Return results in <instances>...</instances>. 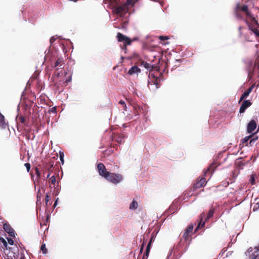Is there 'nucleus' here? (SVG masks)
Returning a JSON list of instances; mask_svg holds the SVG:
<instances>
[{
	"label": "nucleus",
	"mask_w": 259,
	"mask_h": 259,
	"mask_svg": "<svg viewBox=\"0 0 259 259\" xmlns=\"http://www.w3.org/2000/svg\"><path fill=\"white\" fill-rule=\"evenodd\" d=\"M253 88L254 86L252 85L243 93V94L241 96V97L239 101V103L242 102L244 99L246 98L249 95L250 93L252 92Z\"/></svg>",
	"instance_id": "nucleus-13"
},
{
	"label": "nucleus",
	"mask_w": 259,
	"mask_h": 259,
	"mask_svg": "<svg viewBox=\"0 0 259 259\" xmlns=\"http://www.w3.org/2000/svg\"><path fill=\"white\" fill-rule=\"evenodd\" d=\"M256 127V123L254 120H251L247 124V132L252 133Z\"/></svg>",
	"instance_id": "nucleus-12"
},
{
	"label": "nucleus",
	"mask_w": 259,
	"mask_h": 259,
	"mask_svg": "<svg viewBox=\"0 0 259 259\" xmlns=\"http://www.w3.org/2000/svg\"><path fill=\"white\" fill-rule=\"evenodd\" d=\"M50 200V196L49 194H47L46 197H45V203H46V205H48V202H49Z\"/></svg>",
	"instance_id": "nucleus-34"
},
{
	"label": "nucleus",
	"mask_w": 259,
	"mask_h": 259,
	"mask_svg": "<svg viewBox=\"0 0 259 259\" xmlns=\"http://www.w3.org/2000/svg\"><path fill=\"white\" fill-rule=\"evenodd\" d=\"M48 112L50 113H56V107H52V108L50 109L48 111Z\"/></svg>",
	"instance_id": "nucleus-35"
},
{
	"label": "nucleus",
	"mask_w": 259,
	"mask_h": 259,
	"mask_svg": "<svg viewBox=\"0 0 259 259\" xmlns=\"http://www.w3.org/2000/svg\"><path fill=\"white\" fill-rule=\"evenodd\" d=\"M256 208H259V202H257L256 203Z\"/></svg>",
	"instance_id": "nucleus-55"
},
{
	"label": "nucleus",
	"mask_w": 259,
	"mask_h": 259,
	"mask_svg": "<svg viewBox=\"0 0 259 259\" xmlns=\"http://www.w3.org/2000/svg\"><path fill=\"white\" fill-rule=\"evenodd\" d=\"M71 80V77H70L69 78H68V79L66 80V82L67 83L68 82L70 81Z\"/></svg>",
	"instance_id": "nucleus-53"
},
{
	"label": "nucleus",
	"mask_w": 259,
	"mask_h": 259,
	"mask_svg": "<svg viewBox=\"0 0 259 259\" xmlns=\"http://www.w3.org/2000/svg\"><path fill=\"white\" fill-rule=\"evenodd\" d=\"M58 199V198L57 199V200L55 201V203L54 204V207H55L57 205Z\"/></svg>",
	"instance_id": "nucleus-52"
},
{
	"label": "nucleus",
	"mask_w": 259,
	"mask_h": 259,
	"mask_svg": "<svg viewBox=\"0 0 259 259\" xmlns=\"http://www.w3.org/2000/svg\"><path fill=\"white\" fill-rule=\"evenodd\" d=\"M127 24V22L126 21H124L123 23L121 24V27H117L118 28H122L123 29H125L126 28V25Z\"/></svg>",
	"instance_id": "nucleus-30"
},
{
	"label": "nucleus",
	"mask_w": 259,
	"mask_h": 259,
	"mask_svg": "<svg viewBox=\"0 0 259 259\" xmlns=\"http://www.w3.org/2000/svg\"><path fill=\"white\" fill-rule=\"evenodd\" d=\"M50 176V173L48 174L47 175H46V178L48 179L49 178Z\"/></svg>",
	"instance_id": "nucleus-57"
},
{
	"label": "nucleus",
	"mask_w": 259,
	"mask_h": 259,
	"mask_svg": "<svg viewBox=\"0 0 259 259\" xmlns=\"http://www.w3.org/2000/svg\"><path fill=\"white\" fill-rule=\"evenodd\" d=\"M58 69H59V68H57V70H58ZM59 75H60V73H59V72H58L57 71V70H56V71L54 72V73L53 74V76H52V77H53L54 79H55L56 78H57L58 77H59Z\"/></svg>",
	"instance_id": "nucleus-29"
},
{
	"label": "nucleus",
	"mask_w": 259,
	"mask_h": 259,
	"mask_svg": "<svg viewBox=\"0 0 259 259\" xmlns=\"http://www.w3.org/2000/svg\"><path fill=\"white\" fill-rule=\"evenodd\" d=\"M24 165L27 169V172H29L30 169V168H31L30 164L29 163H25Z\"/></svg>",
	"instance_id": "nucleus-37"
},
{
	"label": "nucleus",
	"mask_w": 259,
	"mask_h": 259,
	"mask_svg": "<svg viewBox=\"0 0 259 259\" xmlns=\"http://www.w3.org/2000/svg\"><path fill=\"white\" fill-rule=\"evenodd\" d=\"M115 167H116V168H119V167H118V166H117V165H115Z\"/></svg>",
	"instance_id": "nucleus-62"
},
{
	"label": "nucleus",
	"mask_w": 259,
	"mask_h": 259,
	"mask_svg": "<svg viewBox=\"0 0 259 259\" xmlns=\"http://www.w3.org/2000/svg\"><path fill=\"white\" fill-rule=\"evenodd\" d=\"M249 29L252 31V29H253L254 28H252L250 25H248Z\"/></svg>",
	"instance_id": "nucleus-54"
},
{
	"label": "nucleus",
	"mask_w": 259,
	"mask_h": 259,
	"mask_svg": "<svg viewBox=\"0 0 259 259\" xmlns=\"http://www.w3.org/2000/svg\"><path fill=\"white\" fill-rule=\"evenodd\" d=\"M4 252L5 259H25L24 251L21 248L19 249L17 245L7 248Z\"/></svg>",
	"instance_id": "nucleus-2"
},
{
	"label": "nucleus",
	"mask_w": 259,
	"mask_h": 259,
	"mask_svg": "<svg viewBox=\"0 0 259 259\" xmlns=\"http://www.w3.org/2000/svg\"><path fill=\"white\" fill-rule=\"evenodd\" d=\"M141 72V69L136 66L132 67L128 71V74L130 75H133L136 73Z\"/></svg>",
	"instance_id": "nucleus-14"
},
{
	"label": "nucleus",
	"mask_w": 259,
	"mask_h": 259,
	"mask_svg": "<svg viewBox=\"0 0 259 259\" xmlns=\"http://www.w3.org/2000/svg\"><path fill=\"white\" fill-rule=\"evenodd\" d=\"M252 105V103L249 100H244L242 102L240 109L239 112L240 113H243L245 112L246 109L250 107Z\"/></svg>",
	"instance_id": "nucleus-11"
},
{
	"label": "nucleus",
	"mask_w": 259,
	"mask_h": 259,
	"mask_svg": "<svg viewBox=\"0 0 259 259\" xmlns=\"http://www.w3.org/2000/svg\"><path fill=\"white\" fill-rule=\"evenodd\" d=\"M19 119L21 123L25 124V118L23 116H19Z\"/></svg>",
	"instance_id": "nucleus-32"
},
{
	"label": "nucleus",
	"mask_w": 259,
	"mask_h": 259,
	"mask_svg": "<svg viewBox=\"0 0 259 259\" xmlns=\"http://www.w3.org/2000/svg\"><path fill=\"white\" fill-rule=\"evenodd\" d=\"M255 175H251L250 176L249 182L252 185H253L255 183Z\"/></svg>",
	"instance_id": "nucleus-28"
},
{
	"label": "nucleus",
	"mask_w": 259,
	"mask_h": 259,
	"mask_svg": "<svg viewBox=\"0 0 259 259\" xmlns=\"http://www.w3.org/2000/svg\"><path fill=\"white\" fill-rule=\"evenodd\" d=\"M64 65V62L62 58H58L54 64H52L51 66L53 68H56L59 67L61 68Z\"/></svg>",
	"instance_id": "nucleus-15"
},
{
	"label": "nucleus",
	"mask_w": 259,
	"mask_h": 259,
	"mask_svg": "<svg viewBox=\"0 0 259 259\" xmlns=\"http://www.w3.org/2000/svg\"><path fill=\"white\" fill-rule=\"evenodd\" d=\"M7 240H8V242L9 243V244L10 245H14V241H13V239L7 238Z\"/></svg>",
	"instance_id": "nucleus-39"
},
{
	"label": "nucleus",
	"mask_w": 259,
	"mask_h": 259,
	"mask_svg": "<svg viewBox=\"0 0 259 259\" xmlns=\"http://www.w3.org/2000/svg\"><path fill=\"white\" fill-rule=\"evenodd\" d=\"M153 236H151V238H150V240H149V241L148 242V243H150V245H151V243H152V242L153 241Z\"/></svg>",
	"instance_id": "nucleus-50"
},
{
	"label": "nucleus",
	"mask_w": 259,
	"mask_h": 259,
	"mask_svg": "<svg viewBox=\"0 0 259 259\" xmlns=\"http://www.w3.org/2000/svg\"><path fill=\"white\" fill-rule=\"evenodd\" d=\"M49 218H50L49 215L47 214L46 220H44L47 224L49 222V219H50Z\"/></svg>",
	"instance_id": "nucleus-46"
},
{
	"label": "nucleus",
	"mask_w": 259,
	"mask_h": 259,
	"mask_svg": "<svg viewBox=\"0 0 259 259\" xmlns=\"http://www.w3.org/2000/svg\"><path fill=\"white\" fill-rule=\"evenodd\" d=\"M124 136L123 134H120L118 139L116 140L117 142H118V143L120 144H121L122 143H124Z\"/></svg>",
	"instance_id": "nucleus-21"
},
{
	"label": "nucleus",
	"mask_w": 259,
	"mask_h": 259,
	"mask_svg": "<svg viewBox=\"0 0 259 259\" xmlns=\"http://www.w3.org/2000/svg\"><path fill=\"white\" fill-rule=\"evenodd\" d=\"M56 38L54 36H52L51 37L50 39V42L51 44H52L55 40Z\"/></svg>",
	"instance_id": "nucleus-41"
},
{
	"label": "nucleus",
	"mask_w": 259,
	"mask_h": 259,
	"mask_svg": "<svg viewBox=\"0 0 259 259\" xmlns=\"http://www.w3.org/2000/svg\"><path fill=\"white\" fill-rule=\"evenodd\" d=\"M151 245H150V243H148L147 246V247H146V250H148V251H149L150 250V248H151Z\"/></svg>",
	"instance_id": "nucleus-45"
},
{
	"label": "nucleus",
	"mask_w": 259,
	"mask_h": 259,
	"mask_svg": "<svg viewBox=\"0 0 259 259\" xmlns=\"http://www.w3.org/2000/svg\"><path fill=\"white\" fill-rule=\"evenodd\" d=\"M258 256V250L256 251H255L253 253H252L249 256V259H256L257 257Z\"/></svg>",
	"instance_id": "nucleus-22"
},
{
	"label": "nucleus",
	"mask_w": 259,
	"mask_h": 259,
	"mask_svg": "<svg viewBox=\"0 0 259 259\" xmlns=\"http://www.w3.org/2000/svg\"><path fill=\"white\" fill-rule=\"evenodd\" d=\"M254 67L259 70V56H257L255 61Z\"/></svg>",
	"instance_id": "nucleus-26"
},
{
	"label": "nucleus",
	"mask_w": 259,
	"mask_h": 259,
	"mask_svg": "<svg viewBox=\"0 0 259 259\" xmlns=\"http://www.w3.org/2000/svg\"><path fill=\"white\" fill-rule=\"evenodd\" d=\"M153 236H151V238H150V240H149V241L148 242V243H150V245H151V243H152V242L153 241Z\"/></svg>",
	"instance_id": "nucleus-49"
},
{
	"label": "nucleus",
	"mask_w": 259,
	"mask_h": 259,
	"mask_svg": "<svg viewBox=\"0 0 259 259\" xmlns=\"http://www.w3.org/2000/svg\"><path fill=\"white\" fill-rule=\"evenodd\" d=\"M205 185V179L202 178L199 180L197 181L194 184L192 189L193 191H194L200 188Z\"/></svg>",
	"instance_id": "nucleus-9"
},
{
	"label": "nucleus",
	"mask_w": 259,
	"mask_h": 259,
	"mask_svg": "<svg viewBox=\"0 0 259 259\" xmlns=\"http://www.w3.org/2000/svg\"><path fill=\"white\" fill-rule=\"evenodd\" d=\"M180 61V60H177L176 62H179Z\"/></svg>",
	"instance_id": "nucleus-61"
},
{
	"label": "nucleus",
	"mask_w": 259,
	"mask_h": 259,
	"mask_svg": "<svg viewBox=\"0 0 259 259\" xmlns=\"http://www.w3.org/2000/svg\"><path fill=\"white\" fill-rule=\"evenodd\" d=\"M252 32L256 36L259 37V31L257 28H254L252 29Z\"/></svg>",
	"instance_id": "nucleus-31"
},
{
	"label": "nucleus",
	"mask_w": 259,
	"mask_h": 259,
	"mask_svg": "<svg viewBox=\"0 0 259 259\" xmlns=\"http://www.w3.org/2000/svg\"><path fill=\"white\" fill-rule=\"evenodd\" d=\"M148 257H145V256L143 255V257H142V259H147Z\"/></svg>",
	"instance_id": "nucleus-60"
},
{
	"label": "nucleus",
	"mask_w": 259,
	"mask_h": 259,
	"mask_svg": "<svg viewBox=\"0 0 259 259\" xmlns=\"http://www.w3.org/2000/svg\"><path fill=\"white\" fill-rule=\"evenodd\" d=\"M120 0H104V3L106 4H109L113 9V13L118 15L120 17H123L128 12L130 8H132L135 5L136 1L126 0L122 5L118 6Z\"/></svg>",
	"instance_id": "nucleus-1"
},
{
	"label": "nucleus",
	"mask_w": 259,
	"mask_h": 259,
	"mask_svg": "<svg viewBox=\"0 0 259 259\" xmlns=\"http://www.w3.org/2000/svg\"><path fill=\"white\" fill-rule=\"evenodd\" d=\"M97 169L99 175L104 178L107 174H109V171L107 170L105 166L102 163H100L97 165Z\"/></svg>",
	"instance_id": "nucleus-7"
},
{
	"label": "nucleus",
	"mask_w": 259,
	"mask_h": 259,
	"mask_svg": "<svg viewBox=\"0 0 259 259\" xmlns=\"http://www.w3.org/2000/svg\"><path fill=\"white\" fill-rule=\"evenodd\" d=\"M214 212V209L212 207L210 208L209 210L208 213L207 214V215L206 218L205 219V221H203V219L205 218V214L204 212H202L199 217V218L197 220L198 222V225L196 227V228L195 230V232H196L198 229L202 228L204 226L205 223L206 221L208 220L210 218H211Z\"/></svg>",
	"instance_id": "nucleus-3"
},
{
	"label": "nucleus",
	"mask_w": 259,
	"mask_h": 259,
	"mask_svg": "<svg viewBox=\"0 0 259 259\" xmlns=\"http://www.w3.org/2000/svg\"><path fill=\"white\" fill-rule=\"evenodd\" d=\"M50 182L52 184H53L54 185H55L56 183V179L55 176H52L50 178Z\"/></svg>",
	"instance_id": "nucleus-25"
},
{
	"label": "nucleus",
	"mask_w": 259,
	"mask_h": 259,
	"mask_svg": "<svg viewBox=\"0 0 259 259\" xmlns=\"http://www.w3.org/2000/svg\"><path fill=\"white\" fill-rule=\"evenodd\" d=\"M255 136V134H253L250 136H246L242 140V143L243 144H245V146H247L248 145V141L250 140V139L251 138H252V137H254Z\"/></svg>",
	"instance_id": "nucleus-19"
},
{
	"label": "nucleus",
	"mask_w": 259,
	"mask_h": 259,
	"mask_svg": "<svg viewBox=\"0 0 259 259\" xmlns=\"http://www.w3.org/2000/svg\"><path fill=\"white\" fill-rule=\"evenodd\" d=\"M0 127L3 128H6V123L4 116L0 113Z\"/></svg>",
	"instance_id": "nucleus-17"
},
{
	"label": "nucleus",
	"mask_w": 259,
	"mask_h": 259,
	"mask_svg": "<svg viewBox=\"0 0 259 259\" xmlns=\"http://www.w3.org/2000/svg\"><path fill=\"white\" fill-rule=\"evenodd\" d=\"M64 154L63 153H60V160L62 162V163L63 164L64 163Z\"/></svg>",
	"instance_id": "nucleus-38"
},
{
	"label": "nucleus",
	"mask_w": 259,
	"mask_h": 259,
	"mask_svg": "<svg viewBox=\"0 0 259 259\" xmlns=\"http://www.w3.org/2000/svg\"><path fill=\"white\" fill-rule=\"evenodd\" d=\"M242 29V26H240L239 28H238V30H239V36H241L242 35V33L241 32V29Z\"/></svg>",
	"instance_id": "nucleus-44"
},
{
	"label": "nucleus",
	"mask_w": 259,
	"mask_h": 259,
	"mask_svg": "<svg viewBox=\"0 0 259 259\" xmlns=\"http://www.w3.org/2000/svg\"><path fill=\"white\" fill-rule=\"evenodd\" d=\"M35 175H36L37 178H40V174L39 171V169L37 167H35Z\"/></svg>",
	"instance_id": "nucleus-36"
},
{
	"label": "nucleus",
	"mask_w": 259,
	"mask_h": 259,
	"mask_svg": "<svg viewBox=\"0 0 259 259\" xmlns=\"http://www.w3.org/2000/svg\"><path fill=\"white\" fill-rule=\"evenodd\" d=\"M146 242V241L144 240L142 244H144V246Z\"/></svg>",
	"instance_id": "nucleus-59"
},
{
	"label": "nucleus",
	"mask_w": 259,
	"mask_h": 259,
	"mask_svg": "<svg viewBox=\"0 0 259 259\" xmlns=\"http://www.w3.org/2000/svg\"><path fill=\"white\" fill-rule=\"evenodd\" d=\"M40 249L42 251V253L44 254H46L48 252V250H47V249L46 247V245L45 244H42L41 246V248H40Z\"/></svg>",
	"instance_id": "nucleus-24"
},
{
	"label": "nucleus",
	"mask_w": 259,
	"mask_h": 259,
	"mask_svg": "<svg viewBox=\"0 0 259 259\" xmlns=\"http://www.w3.org/2000/svg\"><path fill=\"white\" fill-rule=\"evenodd\" d=\"M141 65H143L146 69L149 70L150 71L152 70L154 68L153 65L148 63L146 62H145L144 61H141Z\"/></svg>",
	"instance_id": "nucleus-16"
},
{
	"label": "nucleus",
	"mask_w": 259,
	"mask_h": 259,
	"mask_svg": "<svg viewBox=\"0 0 259 259\" xmlns=\"http://www.w3.org/2000/svg\"><path fill=\"white\" fill-rule=\"evenodd\" d=\"M117 39L119 42H123V45L121 46V48L124 51V53H126L127 46L131 45L133 40L130 37L122 34L120 32H118L117 34ZM136 40V38H134L133 40Z\"/></svg>",
	"instance_id": "nucleus-4"
},
{
	"label": "nucleus",
	"mask_w": 259,
	"mask_h": 259,
	"mask_svg": "<svg viewBox=\"0 0 259 259\" xmlns=\"http://www.w3.org/2000/svg\"><path fill=\"white\" fill-rule=\"evenodd\" d=\"M149 252H150L149 251L146 250L145 252L144 253L143 255L145 256V257H148V256H149Z\"/></svg>",
	"instance_id": "nucleus-43"
},
{
	"label": "nucleus",
	"mask_w": 259,
	"mask_h": 259,
	"mask_svg": "<svg viewBox=\"0 0 259 259\" xmlns=\"http://www.w3.org/2000/svg\"><path fill=\"white\" fill-rule=\"evenodd\" d=\"M216 168V166H215V163H212L207 168V171H206L205 172H204V175L205 176L206 175V174L207 172H211V174H212L215 168Z\"/></svg>",
	"instance_id": "nucleus-18"
},
{
	"label": "nucleus",
	"mask_w": 259,
	"mask_h": 259,
	"mask_svg": "<svg viewBox=\"0 0 259 259\" xmlns=\"http://www.w3.org/2000/svg\"><path fill=\"white\" fill-rule=\"evenodd\" d=\"M0 242L3 244L4 247L7 248V242L4 238L0 237Z\"/></svg>",
	"instance_id": "nucleus-27"
},
{
	"label": "nucleus",
	"mask_w": 259,
	"mask_h": 259,
	"mask_svg": "<svg viewBox=\"0 0 259 259\" xmlns=\"http://www.w3.org/2000/svg\"><path fill=\"white\" fill-rule=\"evenodd\" d=\"M238 10H240L244 12L247 17L250 18L252 17L251 13L248 11V6L247 5H243L241 6L239 4H238L236 7V11H237Z\"/></svg>",
	"instance_id": "nucleus-8"
},
{
	"label": "nucleus",
	"mask_w": 259,
	"mask_h": 259,
	"mask_svg": "<svg viewBox=\"0 0 259 259\" xmlns=\"http://www.w3.org/2000/svg\"><path fill=\"white\" fill-rule=\"evenodd\" d=\"M105 179L114 184H117L122 181L123 177L120 174L109 172Z\"/></svg>",
	"instance_id": "nucleus-5"
},
{
	"label": "nucleus",
	"mask_w": 259,
	"mask_h": 259,
	"mask_svg": "<svg viewBox=\"0 0 259 259\" xmlns=\"http://www.w3.org/2000/svg\"><path fill=\"white\" fill-rule=\"evenodd\" d=\"M159 39H160L161 40H163V41L168 39V37L167 36H160L159 37Z\"/></svg>",
	"instance_id": "nucleus-40"
},
{
	"label": "nucleus",
	"mask_w": 259,
	"mask_h": 259,
	"mask_svg": "<svg viewBox=\"0 0 259 259\" xmlns=\"http://www.w3.org/2000/svg\"><path fill=\"white\" fill-rule=\"evenodd\" d=\"M244 37H245V39L246 41H249L250 40H249V38L248 36H246V35H244Z\"/></svg>",
	"instance_id": "nucleus-51"
},
{
	"label": "nucleus",
	"mask_w": 259,
	"mask_h": 259,
	"mask_svg": "<svg viewBox=\"0 0 259 259\" xmlns=\"http://www.w3.org/2000/svg\"><path fill=\"white\" fill-rule=\"evenodd\" d=\"M194 228L193 224H190L187 228L185 230L184 232L182 235V237L185 241L189 239V238L192 236V231Z\"/></svg>",
	"instance_id": "nucleus-6"
},
{
	"label": "nucleus",
	"mask_w": 259,
	"mask_h": 259,
	"mask_svg": "<svg viewBox=\"0 0 259 259\" xmlns=\"http://www.w3.org/2000/svg\"><path fill=\"white\" fill-rule=\"evenodd\" d=\"M144 249V244H142L140 247V253H142Z\"/></svg>",
	"instance_id": "nucleus-47"
},
{
	"label": "nucleus",
	"mask_w": 259,
	"mask_h": 259,
	"mask_svg": "<svg viewBox=\"0 0 259 259\" xmlns=\"http://www.w3.org/2000/svg\"><path fill=\"white\" fill-rule=\"evenodd\" d=\"M138 206V202L136 200H133L132 202L130 204V208L131 209H136L137 208Z\"/></svg>",
	"instance_id": "nucleus-20"
},
{
	"label": "nucleus",
	"mask_w": 259,
	"mask_h": 259,
	"mask_svg": "<svg viewBox=\"0 0 259 259\" xmlns=\"http://www.w3.org/2000/svg\"><path fill=\"white\" fill-rule=\"evenodd\" d=\"M23 126H21L19 124L17 125V129L18 131H21L23 128Z\"/></svg>",
	"instance_id": "nucleus-48"
},
{
	"label": "nucleus",
	"mask_w": 259,
	"mask_h": 259,
	"mask_svg": "<svg viewBox=\"0 0 259 259\" xmlns=\"http://www.w3.org/2000/svg\"><path fill=\"white\" fill-rule=\"evenodd\" d=\"M4 229L5 231L9 234V235L11 237H15V231L11 227L10 225L7 223H6L4 224Z\"/></svg>",
	"instance_id": "nucleus-10"
},
{
	"label": "nucleus",
	"mask_w": 259,
	"mask_h": 259,
	"mask_svg": "<svg viewBox=\"0 0 259 259\" xmlns=\"http://www.w3.org/2000/svg\"><path fill=\"white\" fill-rule=\"evenodd\" d=\"M146 242V241L144 240L142 244H144V246Z\"/></svg>",
	"instance_id": "nucleus-58"
},
{
	"label": "nucleus",
	"mask_w": 259,
	"mask_h": 259,
	"mask_svg": "<svg viewBox=\"0 0 259 259\" xmlns=\"http://www.w3.org/2000/svg\"><path fill=\"white\" fill-rule=\"evenodd\" d=\"M119 104H121L122 106V108H123V110H126V106L125 102L123 100H120L119 102Z\"/></svg>",
	"instance_id": "nucleus-33"
},
{
	"label": "nucleus",
	"mask_w": 259,
	"mask_h": 259,
	"mask_svg": "<svg viewBox=\"0 0 259 259\" xmlns=\"http://www.w3.org/2000/svg\"><path fill=\"white\" fill-rule=\"evenodd\" d=\"M258 56H259V55Z\"/></svg>",
	"instance_id": "nucleus-63"
},
{
	"label": "nucleus",
	"mask_w": 259,
	"mask_h": 259,
	"mask_svg": "<svg viewBox=\"0 0 259 259\" xmlns=\"http://www.w3.org/2000/svg\"><path fill=\"white\" fill-rule=\"evenodd\" d=\"M258 139V137L255 135L254 137H252L251 138L249 142V145L250 146H252V143L254 142Z\"/></svg>",
	"instance_id": "nucleus-23"
},
{
	"label": "nucleus",
	"mask_w": 259,
	"mask_h": 259,
	"mask_svg": "<svg viewBox=\"0 0 259 259\" xmlns=\"http://www.w3.org/2000/svg\"><path fill=\"white\" fill-rule=\"evenodd\" d=\"M50 176V173L48 174L47 175H46V178L48 179L49 178Z\"/></svg>",
	"instance_id": "nucleus-56"
},
{
	"label": "nucleus",
	"mask_w": 259,
	"mask_h": 259,
	"mask_svg": "<svg viewBox=\"0 0 259 259\" xmlns=\"http://www.w3.org/2000/svg\"><path fill=\"white\" fill-rule=\"evenodd\" d=\"M40 227L42 228L43 227V226H47V223L44 220L43 222H40Z\"/></svg>",
	"instance_id": "nucleus-42"
}]
</instances>
